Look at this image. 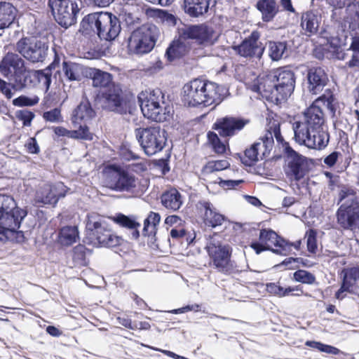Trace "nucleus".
Instances as JSON below:
<instances>
[{
    "label": "nucleus",
    "mask_w": 359,
    "mask_h": 359,
    "mask_svg": "<svg viewBox=\"0 0 359 359\" xmlns=\"http://www.w3.org/2000/svg\"><path fill=\"white\" fill-rule=\"evenodd\" d=\"M304 114V122L297 121L293 125L295 142L309 149H324L329 144L330 136L323 110L313 104Z\"/></svg>",
    "instance_id": "1"
},
{
    "label": "nucleus",
    "mask_w": 359,
    "mask_h": 359,
    "mask_svg": "<svg viewBox=\"0 0 359 359\" xmlns=\"http://www.w3.org/2000/svg\"><path fill=\"white\" fill-rule=\"evenodd\" d=\"M224 88L208 80L195 79L186 83L182 91V100L190 107L217 106L224 100Z\"/></svg>",
    "instance_id": "2"
},
{
    "label": "nucleus",
    "mask_w": 359,
    "mask_h": 359,
    "mask_svg": "<svg viewBox=\"0 0 359 359\" xmlns=\"http://www.w3.org/2000/svg\"><path fill=\"white\" fill-rule=\"evenodd\" d=\"M83 34L93 32L101 40L111 41L119 35L121 26L119 18L110 12H95L86 15L80 24Z\"/></svg>",
    "instance_id": "3"
},
{
    "label": "nucleus",
    "mask_w": 359,
    "mask_h": 359,
    "mask_svg": "<svg viewBox=\"0 0 359 359\" xmlns=\"http://www.w3.org/2000/svg\"><path fill=\"white\" fill-rule=\"evenodd\" d=\"M133 97L119 83H114L104 90H100L94 96V100L101 108L118 114H126Z\"/></svg>",
    "instance_id": "4"
},
{
    "label": "nucleus",
    "mask_w": 359,
    "mask_h": 359,
    "mask_svg": "<svg viewBox=\"0 0 359 359\" xmlns=\"http://www.w3.org/2000/svg\"><path fill=\"white\" fill-rule=\"evenodd\" d=\"M141 111L145 118L156 123L165 121L170 116L169 107H163L164 94L160 88L142 93L138 95Z\"/></svg>",
    "instance_id": "5"
},
{
    "label": "nucleus",
    "mask_w": 359,
    "mask_h": 359,
    "mask_svg": "<svg viewBox=\"0 0 359 359\" xmlns=\"http://www.w3.org/2000/svg\"><path fill=\"white\" fill-rule=\"evenodd\" d=\"M134 133L141 149L149 156L161 151L166 145L167 133L159 126L139 127Z\"/></svg>",
    "instance_id": "6"
},
{
    "label": "nucleus",
    "mask_w": 359,
    "mask_h": 359,
    "mask_svg": "<svg viewBox=\"0 0 359 359\" xmlns=\"http://www.w3.org/2000/svg\"><path fill=\"white\" fill-rule=\"evenodd\" d=\"M158 35V29L154 25H144L138 27L128 39L129 51L137 55L150 53L156 45Z\"/></svg>",
    "instance_id": "7"
},
{
    "label": "nucleus",
    "mask_w": 359,
    "mask_h": 359,
    "mask_svg": "<svg viewBox=\"0 0 359 359\" xmlns=\"http://www.w3.org/2000/svg\"><path fill=\"white\" fill-rule=\"evenodd\" d=\"M48 6L55 22L67 29L75 25L82 6L81 0H48Z\"/></svg>",
    "instance_id": "8"
},
{
    "label": "nucleus",
    "mask_w": 359,
    "mask_h": 359,
    "mask_svg": "<svg viewBox=\"0 0 359 359\" xmlns=\"http://www.w3.org/2000/svg\"><path fill=\"white\" fill-rule=\"evenodd\" d=\"M268 85L266 91L270 92L276 101L287 100L293 93L295 87V75L293 71L280 68L268 76Z\"/></svg>",
    "instance_id": "9"
},
{
    "label": "nucleus",
    "mask_w": 359,
    "mask_h": 359,
    "mask_svg": "<svg viewBox=\"0 0 359 359\" xmlns=\"http://www.w3.org/2000/svg\"><path fill=\"white\" fill-rule=\"evenodd\" d=\"M14 50L28 62H43L48 50V44L36 36H24L14 45Z\"/></svg>",
    "instance_id": "10"
},
{
    "label": "nucleus",
    "mask_w": 359,
    "mask_h": 359,
    "mask_svg": "<svg viewBox=\"0 0 359 359\" xmlns=\"http://www.w3.org/2000/svg\"><path fill=\"white\" fill-rule=\"evenodd\" d=\"M285 156L287 162L285 172L291 181L299 182L309 173L312 159L296 151L290 144L285 147Z\"/></svg>",
    "instance_id": "11"
},
{
    "label": "nucleus",
    "mask_w": 359,
    "mask_h": 359,
    "mask_svg": "<svg viewBox=\"0 0 359 359\" xmlns=\"http://www.w3.org/2000/svg\"><path fill=\"white\" fill-rule=\"evenodd\" d=\"M274 140L271 132L268 131L258 141L254 142L250 148L245 151V158L241 159L245 166L252 167L259 161V152L261 159L268 156L273 149Z\"/></svg>",
    "instance_id": "12"
},
{
    "label": "nucleus",
    "mask_w": 359,
    "mask_h": 359,
    "mask_svg": "<svg viewBox=\"0 0 359 359\" xmlns=\"http://www.w3.org/2000/svg\"><path fill=\"white\" fill-rule=\"evenodd\" d=\"M249 123V119L242 116L227 115L217 118L212 128L217 131L220 137L229 138L237 135Z\"/></svg>",
    "instance_id": "13"
},
{
    "label": "nucleus",
    "mask_w": 359,
    "mask_h": 359,
    "mask_svg": "<svg viewBox=\"0 0 359 359\" xmlns=\"http://www.w3.org/2000/svg\"><path fill=\"white\" fill-rule=\"evenodd\" d=\"M329 82V76L325 67L311 66L306 69L304 86L312 95L320 93Z\"/></svg>",
    "instance_id": "14"
},
{
    "label": "nucleus",
    "mask_w": 359,
    "mask_h": 359,
    "mask_svg": "<svg viewBox=\"0 0 359 359\" xmlns=\"http://www.w3.org/2000/svg\"><path fill=\"white\" fill-rule=\"evenodd\" d=\"M110 187L116 191H129L136 187L135 177L120 165L113 164L108 167Z\"/></svg>",
    "instance_id": "15"
},
{
    "label": "nucleus",
    "mask_w": 359,
    "mask_h": 359,
    "mask_svg": "<svg viewBox=\"0 0 359 359\" xmlns=\"http://www.w3.org/2000/svg\"><path fill=\"white\" fill-rule=\"evenodd\" d=\"M208 252L213 266L218 271L224 273H231L233 264L230 259L231 248L229 245L210 243L208 246Z\"/></svg>",
    "instance_id": "16"
},
{
    "label": "nucleus",
    "mask_w": 359,
    "mask_h": 359,
    "mask_svg": "<svg viewBox=\"0 0 359 359\" xmlns=\"http://www.w3.org/2000/svg\"><path fill=\"white\" fill-rule=\"evenodd\" d=\"M259 34L257 31L252 32L248 37L244 39L238 45L233 46L237 55L245 58L261 59L265 48L259 42Z\"/></svg>",
    "instance_id": "17"
},
{
    "label": "nucleus",
    "mask_w": 359,
    "mask_h": 359,
    "mask_svg": "<svg viewBox=\"0 0 359 359\" xmlns=\"http://www.w3.org/2000/svg\"><path fill=\"white\" fill-rule=\"evenodd\" d=\"M27 215V212L25 210L17 206L12 196L0 194V221H13V224H21Z\"/></svg>",
    "instance_id": "18"
},
{
    "label": "nucleus",
    "mask_w": 359,
    "mask_h": 359,
    "mask_svg": "<svg viewBox=\"0 0 359 359\" xmlns=\"http://www.w3.org/2000/svg\"><path fill=\"white\" fill-rule=\"evenodd\" d=\"M215 31L205 23L189 25L181 29L180 36L185 40H195L199 45L212 43Z\"/></svg>",
    "instance_id": "19"
},
{
    "label": "nucleus",
    "mask_w": 359,
    "mask_h": 359,
    "mask_svg": "<svg viewBox=\"0 0 359 359\" xmlns=\"http://www.w3.org/2000/svg\"><path fill=\"white\" fill-rule=\"evenodd\" d=\"M285 240L280 236L273 230L262 229L260 231L259 241L252 242L250 247L255 251L257 254H260L265 250H272L273 252L278 253V250H273V245L281 248L283 245H285Z\"/></svg>",
    "instance_id": "20"
},
{
    "label": "nucleus",
    "mask_w": 359,
    "mask_h": 359,
    "mask_svg": "<svg viewBox=\"0 0 359 359\" xmlns=\"http://www.w3.org/2000/svg\"><path fill=\"white\" fill-rule=\"evenodd\" d=\"M68 188L62 182L45 186L37 195V201L44 205H55L60 198H64Z\"/></svg>",
    "instance_id": "21"
},
{
    "label": "nucleus",
    "mask_w": 359,
    "mask_h": 359,
    "mask_svg": "<svg viewBox=\"0 0 359 359\" xmlns=\"http://www.w3.org/2000/svg\"><path fill=\"white\" fill-rule=\"evenodd\" d=\"M339 224H355L359 222V202L356 199L344 203L337 210Z\"/></svg>",
    "instance_id": "22"
},
{
    "label": "nucleus",
    "mask_w": 359,
    "mask_h": 359,
    "mask_svg": "<svg viewBox=\"0 0 359 359\" xmlns=\"http://www.w3.org/2000/svg\"><path fill=\"white\" fill-rule=\"evenodd\" d=\"M25 66V61L20 54L8 52L0 62V73L4 78L8 79Z\"/></svg>",
    "instance_id": "23"
},
{
    "label": "nucleus",
    "mask_w": 359,
    "mask_h": 359,
    "mask_svg": "<svg viewBox=\"0 0 359 359\" xmlns=\"http://www.w3.org/2000/svg\"><path fill=\"white\" fill-rule=\"evenodd\" d=\"M83 76L92 80L93 88L100 90H104L115 83L111 73L95 67H86Z\"/></svg>",
    "instance_id": "24"
},
{
    "label": "nucleus",
    "mask_w": 359,
    "mask_h": 359,
    "mask_svg": "<svg viewBox=\"0 0 359 359\" xmlns=\"http://www.w3.org/2000/svg\"><path fill=\"white\" fill-rule=\"evenodd\" d=\"M34 78L32 69L25 66L7 79L13 84L14 91L21 92L34 87Z\"/></svg>",
    "instance_id": "25"
},
{
    "label": "nucleus",
    "mask_w": 359,
    "mask_h": 359,
    "mask_svg": "<svg viewBox=\"0 0 359 359\" xmlns=\"http://www.w3.org/2000/svg\"><path fill=\"white\" fill-rule=\"evenodd\" d=\"M215 0H184L182 8L191 18H198L206 14L210 6H215Z\"/></svg>",
    "instance_id": "26"
},
{
    "label": "nucleus",
    "mask_w": 359,
    "mask_h": 359,
    "mask_svg": "<svg viewBox=\"0 0 359 359\" xmlns=\"http://www.w3.org/2000/svg\"><path fill=\"white\" fill-rule=\"evenodd\" d=\"M96 116V112L88 99L83 98L72 114V123L76 127L82 121L91 120Z\"/></svg>",
    "instance_id": "27"
},
{
    "label": "nucleus",
    "mask_w": 359,
    "mask_h": 359,
    "mask_svg": "<svg viewBox=\"0 0 359 359\" xmlns=\"http://www.w3.org/2000/svg\"><path fill=\"white\" fill-rule=\"evenodd\" d=\"M268 53L270 59L278 62L289 57V46L286 41H269Z\"/></svg>",
    "instance_id": "28"
},
{
    "label": "nucleus",
    "mask_w": 359,
    "mask_h": 359,
    "mask_svg": "<svg viewBox=\"0 0 359 359\" xmlns=\"http://www.w3.org/2000/svg\"><path fill=\"white\" fill-rule=\"evenodd\" d=\"M255 7L262 14L264 22H271L279 12V6L276 0H258Z\"/></svg>",
    "instance_id": "29"
},
{
    "label": "nucleus",
    "mask_w": 359,
    "mask_h": 359,
    "mask_svg": "<svg viewBox=\"0 0 359 359\" xmlns=\"http://www.w3.org/2000/svg\"><path fill=\"white\" fill-rule=\"evenodd\" d=\"M349 29H346V25H341L339 26L336 35L332 36L327 39L330 46L334 49L346 48L348 41H351V37H355L356 35L353 34L352 33L353 31Z\"/></svg>",
    "instance_id": "30"
},
{
    "label": "nucleus",
    "mask_w": 359,
    "mask_h": 359,
    "mask_svg": "<svg viewBox=\"0 0 359 359\" xmlns=\"http://www.w3.org/2000/svg\"><path fill=\"white\" fill-rule=\"evenodd\" d=\"M79 240L77 226H63L58 231L57 243L62 246H70Z\"/></svg>",
    "instance_id": "31"
},
{
    "label": "nucleus",
    "mask_w": 359,
    "mask_h": 359,
    "mask_svg": "<svg viewBox=\"0 0 359 359\" xmlns=\"http://www.w3.org/2000/svg\"><path fill=\"white\" fill-rule=\"evenodd\" d=\"M18 10L11 3L0 2V29L8 28L16 20Z\"/></svg>",
    "instance_id": "32"
},
{
    "label": "nucleus",
    "mask_w": 359,
    "mask_h": 359,
    "mask_svg": "<svg viewBox=\"0 0 359 359\" xmlns=\"http://www.w3.org/2000/svg\"><path fill=\"white\" fill-rule=\"evenodd\" d=\"M343 287L350 289V292H354L359 288V266L347 267L341 272Z\"/></svg>",
    "instance_id": "33"
},
{
    "label": "nucleus",
    "mask_w": 359,
    "mask_h": 359,
    "mask_svg": "<svg viewBox=\"0 0 359 359\" xmlns=\"http://www.w3.org/2000/svg\"><path fill=\"white\" fill-rule=\"evenodd\" d=\"M199 205L205 210L204 218L209 224H222L223 222H226V217L217 212L210 201H201L199 202Z\"/></svg>",
    "instance_id": "34"
},
{
    "label": "nucleus",
    "mask_w": 359,
    "mask_h": 359,
    "mask_svg": "<svg viewBox=\"0 0 359 359\" xmlns=\"http://www.w3.org/2000/svg\"><path fill=\"white\" fill-rule=\"evenodd\" d=\"M161 199L165 208L174 211L179 210L182 205L181 194L176 189H171L164 192Z\"/></svg>",
    "instance_id": "35"
},
{
    "label": "nucleus",
    "mask_w": 359,
    "mask_h": 359,
    "mask_svg": "<svg viewBox=\"0 0 359 359\" xmlns=\"http://www.w3.org/2000/svg\"><path fill=\"white\" fill-rule=\"evenodd\" d=\"M301 27L307 36L315 34L319 27V18L313 12H306L301 18Z\"/></svg>",
    "instance_id": "36"
},
{
    "label": "nucleus",
    "mask_w": 359,
    "mask_h": 359,
    "mask_svg": "<svg viewBox=\"0 0 359 359\" xmlns=\"http://www.w3.org/2000/svg\"><path fill=\"white\" fill-rule=\"evenodd\" d=\"M85 68L76 62L65 60L62 62V70L65 76L70 81H81Z\"/></svg>",
    "instance_id": "37"
},
{
    "label": "nucleus",
    "mask_w": 359,
    "mask_h": 359,
    "mask_svg": "<svg viewBox=\"0 0 359 359\" xmlns=\"http://www.w3.org/2000/svg\"><path fill=\"white\" fill-rule=\"evenodd\" d=\"M187 47L184 43L180 40L173 41L167 48L165 57L169 62H172L185 55Z\"/></svg>",
    "instance_id": "38"
},
{
    "label": "nucleus",
    "mask_w": 359,
    "mask_h": 359,
    "mask_svg": "<svg viewBox=\"0 0 359 359\" xmlns=\"http://www.w3.org/2000/svg\"><path fill=\"white\" fill-rule=\"evenodd\" d=\"M347 50L352 51L351 59L346 62V66L350 69H359V36L351 37V43Z\"/></svg>",
    "instance_id": "39"
},
{
    "label": "nucleus",
    "mask_w": 359,
    "mask_h": 359,
    "mask_svg": "<svg viewBox=\"0 0 359 359\" xmlns=\"http://www.w3.org/2000/svg\"><path fill=\"white\" fill-rule=\"evenodd\" d=\"M266 290L269 293L277 296L278 297H283L290 294L292 292L299 291L303 292L301 286L297 285L295 287H288L283 288V287L278 285L275 283H269L266 284Z\"/></svg>",
    "instance_id": "40"
},
{
    "label": "nucleus",
    "mask_w": 359,
    "mask_h": 359,
    "mask_svg": "<svg viewBox=\"0 0 359 359\" xmlns=\"http://www.w3.org/2000/svg\"><path fill=\"white\" fill-rule=\"evenodd\" d=\"M32 73L34 77L33 79L34 86L38 83H43L46 90H48L52 82V72H49V69H44L38 70L32 69Z\"/></svg>",
    "instance_id": "41"
},
{
    "label": "nucleus",
    "mask_w": 359,
    "mask_h": 359,
    "mask_svg": "<svg viewBox=\"0 0 359 359\" xmlns=\"http://www.w3.org/2000/svg\"><path fill=\"white\" fill-rule=\"evenodd\" d=\"M88 229L92 231V234L97 242L104 246L107 241L108 236L112 233L107 230L104 226H89Z\"/></svg>",
    "instance_id": "42"
},
{
    "label": "nucleus",
    "mask_w": 359,
    "mask_h": 359,
    "mask_svg": "<svg viewBox=\"0 0 359 359\" xmlns=\"http://www.w3.org/2000/svg\"><path fill=\"white\" fill-rule=\"evenodd\" d=\"M293 279L302 284L313 285L316 283V276L311 272L303 269L296 271L293 273Z\"/></svg>",
    "instance_id": "43"
},
{
    "label": "nucleus",
    "mask_w": 359,
    "mask_h": 359,
    "mask_svg": "<svg viewBox=\"0 0 359 359\" xmlns=\"http://www.w3.org/2000/svg\"><path fill=\"white\" fill-rule=\"evenodd\" d=\"M348 8L352 13L350 15L349 29L352 31L359 30V1L348 4Z\"/></svg>",
    "instance_id": "44"
},
{
    "label": "nucleus",
    "mask_w": 359,
    "mask_h": 359,
    "mask_svg": "<svg viewBox=\"0 0 359 359\" xmlns=\"http://www.w3.org/2000/svg\"><path fill=\"white\" fill-rule=\"evenodd\" d=\"M305 345L313 348L318 349L321 352L330 353L332 355H338L341 351L332 346L324 344L319 341H306Z\"/></svg>",
    "instance_id": "45"
},
{
    "label": "nucleus",
    "mask_w": 359,
    "mask_h": 359,
    "mask_svg": "<svg viewBox=\"0 0 359 359\" xmlns=\"http://www.w3.org/2000/svg\"><path fill=\"white\" fill-rule=\"evenodd\" d=\"M335 100L336 98L333 95L332 92L331 91V90L330 89L326 90L325 93L318 97V101H321L323 102L324 105L326 106L327 109L332 114V116H334L337 110L334 104Z\"/></svg>",
    "instance_id": "46"
},
{
    "label": "nucleus",
    "mask_w": 359,
    "mask_h": 359,
    "mask_svg": "<svg viewBox=\"0 0 359 359\" xmlns=\"http://www.w3.org/2000/svg\"><path fill=\"white\" fill-rule=\"evenodd\" d=\"M39 101V98L36 95L31 97L25 95H21L14 98L12 100V104L13 106L18 107H33L38 104Z\"/></svg>",
    "instance_id": "47"
},
{
    "label": "nucleus",
    "mask_w": 359,
    "mask_h": 359,
    "mask_svg": "<svg viewBox=\"0 0 359 359\" xmlns=\"http://www.w3.org/2000/svg\"><path fill=\"white\" fill-rule=\"evenodd\" d=\"M230 163L227 160H217L209 161L203 168V172L212 173L216 171L223 170L228 168Z\"/></svg>",
    "instance_id": "48"
},
{
    "label": "nucleus",
    "mask_w": 359,
    "mask_h": 359,
    "mask_svg": "<svg viewBox=\"0 0 359 359\" xmlns=\"http://www.w3.org/2000/svg\"><path fill=\"white\" fill-rule=\"evenodd\" d=\"M107 218L116 224H140L136 221V217L134 215L127 216L121 212Z\"/></svg>",
    "instance_id": "49"
},
{
    "label": "nucleus",
    "mask_w": 359,
    "mask_h": 359,
    "mask_svg": "<svg viewBox=\"0 0 359 359\" xmlns=\"http://www.w3.org/2000/svg\"><path fill=\"white\" fill-rule=\"evenodd\" d=\"M43 118L46 121L51 123H61L63 121L61 110L57 107L44 111L43 114Z\"/></svg>",
    "instance_id": "50"
},
{
    "label": "nucleus",
    "mask_w": 359,
    "mask_h": 359,
    "mask_svg": "<svg viewBox=\"0 0 359 359\" xmlns=\"http://www.w3.org/2000/svg\"><path fill=\"white\" fill-rule=\"evenodd\" d=\"M244 182L243 180H223L217 177L215 181L210 182V184H218L224 189H233Z\"/></svg>",
    "instance_id": "51"
},
{
    "label": "nucleus",
    "mask_w": 359,
    "mask_h": 359,
    "mask_svg": "<svg viewBox=\"0 0 359 359\" xmlns=\"http://www.w3.org/2000/svg\"><path fill=\"white\" fill-rule=\"evenodd\" d=\"M317 231L314 229H309L305 234L308 251L315 254L317 250Z\"/></svg>",
    "instance_id": "52"
},
{
    "label": "nucleus",
    "mask_w": 359,
    "mask_h": 359,
    "mask_svg": "<svg viewBox=\"0 0 359 359\" xmlns=\"http://www.w3.org/2000/svg\"><path fill=\"white\" fill-rule=\"evenodd\" d=\"M15 116L19 121L22 122L23 126H29L35 117L34 112L26 109L17 111Z\"/></svg>",
    "instance_id": "53"
},
{
    "label": "nucleus",
    "mask_w": 359,
    "mask_h": 359,
    "mask_svg": "<svg viewBox=\"0 0 359 359\" xmlns=\"http://www.w3.org/2000/svg\"><path fill=\"white\" fill-rule=\"evenodd\" d=\"M13 84L11 81H6L0 77V93L8 100L11 99L13 95Z\"/></svg>",
    "instance_id": "54"
},
{
    "label": "nucleus",
    "mask_w": 359,
    "mask_h": 359,
    "mask_svg": "<svg viewBox=\"0 0 359 359\" xmlns=\"http://www.w3.org/2000/svg\"><path fill=\"white\" fill-rule=\"evenodd\" d=\"M170 158V153L168 152L165 157L157 159L154 162L155 166L158 167L162 173V175H166L170 170V167L169 165Z\"/></svg>",
    "instance_id": "55"
},
{
    "label": "nucleus",
    "mask_w": 359,
    "mask_h": 359,
    "mask_svg": "<svg viewBox=\"0 0 359 359\" xmlns=\"http://www.w3.org/2000/svg\"><path fill=\"white\" fill-rule=\"evenodd\" d=\"M271 132L273 135V139L275 137L277 142L281 144L283 148V152L285 153V147L287 144H289L287 142L285 141L283 137L281 135L280 127L279 123H273V125L270 127V129L266 132Z\"/></svg>",
    "instance_id": "56"
},
{
    "label": "nucleus",
    "mask_w": 359,
    "mask_h": 359,
    "mask_svg": "<svg viewBox=\"0 0 359 359\" xmlns=\"http://www.w3.org/2000/svg\"><path fill=\"white\" fill-rule=\"evenodd\" d=\"M355 195V191L353 188L347 186H343L339 193V203L348 197L351 198L347 201H350L351 199H356Z\"/></svg>",
    "instance_id": "57"
},
{
    "label": "nucleus",
    "mask_w": 359,
    "mask_h": 359,
    "mask_svg": "<svg viewBox=\"0 0 359 359\" xmlns=\"http://www.w3.org/2000/svg\"><path fill=\"white\" fill-rule=\"evenodd\" d=\"M339 157H342L341 153L338 151H334L324 158L323 163L328 168H332L336 165Z\"/></svg>",
    "instance_id": "58"
},
{
    "label": "nucleus",
    "mask_w": 359,
    "mask_h": 359,
    "mask_svg": "<svg viewBox=\"0 0 359 359\" xmlns=\"http://www.w3.org/2000/svg\"><path fill=\"white\" fill-rule=\"evenodd\" d=\"M27 151L31 154H38L40 152V147L34 137H29L25 144Z\"/></svg>",
    "instance_id": "59"
},
{
    "label": "nucleus",
    "mask_w": 359,
    "mask_h": 359,
    "mask_svg": "<svg viewBox=\"0 0 359 359\" xmlns=\"http://www.w3.org/2000/svg\"><path fill=\"white\" fill-rule=\"evenodd\" d=\"M78 125L79 126V128L77 129L79 140H92L93 137V134L89 131L88 126L86 124L81 125V123Z\"/></svg>",
    "instance_id": "60"
},
{
    "label": "nucleus",
    "mask_w": 359,
    "mask_h": 359,
    "mask_svg": "<svg viewBox=\"0 0 359 359\" xmlns=\"http://www.w3.org/2000/svg\"><path fill=\"white\" fill-rule=\"evenodd\" d=\"M123 240L117 236L114 235L113 233L111 236H108L107 241L104 245V247L107 248H117L120 246Z\"/></svg>",
    "instance_id": "61"
},
{
    "label": "nucleus",
    "mask_w": 359,
    "mask_h": 359,
    "mask_svg": "<svg viewBox=\"0 0 359 359\" xmlns=\"http://www.w3.org/2000/svg\"><path fill=\"white\" fill-rule=\"evenodd\" d=\"M15 231L5 226H0V241L13 240Z\"/></svg>",
    "instance_id": "62"
},
{
    "label": "nucleus",
    "mask_w": 359,
    "mask_h": 359,
    "mask_svg": "<svg viewBox=\"0 0 359 359\" xmlns=\"http://www.w3.org/2000/svg\"><path fill=\"white\" fill-rule=\"evenodd\" d=\"M161 221V215L158 212H150L144 219L143 224H158Z\"/></svg>",
    "instance_id": "63"
},
{
    "label": "nucleus",
    "mask_w": 359,
    "mask_h": 359,
    "mask_svg": "<svg viewBox=\"0 0 359 359\" xmlns=\"http://www.w3.org/2000/svg\"><path fill=\"white\" fill-rule=\"evenodd\" d=\"M327 3L334 8H343L346 6L348 7L350 1L346 0H326Z\"/></svg>",
    "instance_id": "64"
}]
</instances>
